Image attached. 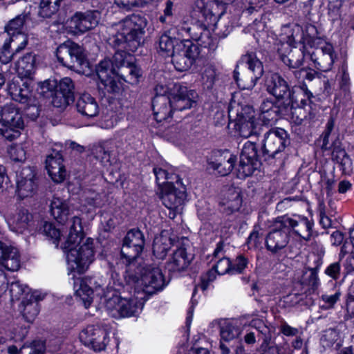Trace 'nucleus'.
I'll use <instances>...</instances> for the list:
<instances>
[{
    "label": "nucleus",
    "mask_w": 354,
    "mask_h": 354,
    "mask_svg": "<svg viewBox=\"0 0 354 354\" xmlns=\"http://www.w3.org/2000/svg\"><path fill=\"white\" fill-rule=\"evenodd\" d=\"M307 54L315 67L323 72L331 70L336 58L333 46L326 41L308 48Z\"/></svg>",
    "instance_id": "nucleus-16"
},
{
    "label": "nucleus",
    "mask_w": 354,
    "mask_h": 354,
    "mask_svg": "<svg viewBox=\"0 0 354 354\" xmlns=\"http://www.w3.org/2000/svg\"><path fill=\"white\" fill-rule=\"evenodd\" d=\"M19 308L23 316L28 322H32L39 312V303L30 301L28 297L23 299Z\"/></svg>",
    "instance_id": "nucleus-49"
},
{
    "label": "nucleus",
    "mask_w": 354,
    "mask_h": 354,
    "mask_svg": "<svg viewBox=\"0 0 354 354\" xmlns=\"http://www.w3.org/2000/svg\"><path fill=\"white\" fill-rule=\"evenodd\" d=\"M230 197L219 203L220 211L226 214H231L239 210L241 205V198L238 192L231 191Z\"/></svg>",
    "instance_id": "nucleus-45"
},
{
    "label": "nucleus",
    "mask_w": 354,
    "mask_h": 354,
    "mask_svg": "<svg viewBox=\"0 0 354 354\" xmlns=\"http://www.w3.org/2000/svg\"><path fill=\"white\" fill-rule=\"evenodd\" d=\"M284 77L288 79L290 84L296 83H305V80L312 81L315 79L316 73L310 68H301L299 70H288L283 73Z\"/></svg>",
    "instance_id": "nucleus-42"
},
{
    "label": "nucleus",
    "mask_w": 354,
    "mask_h": 354,
    "mask_svg": "<svg viewBox=\"0 0 354 354\" xmlns=\"http://www.w3.org/2000/svg\"><path fill=\"white\" fill-rule=\"evenodd\" d=\"M0 263L8 270H18L21 263L18 249L0 241Z\"/></svg>",
    "instance_id": "nucleus-30"
},
{
    "label": "nucleus",
    "mask_w": 354,
    "mask_h": 354,
    "mask_svg": "<svg viewBox=\"0 0 354 354\" xmlns=\"http://www.w3.org/2000/svg\"><path fill=\"white\" fill-rule=\"evenodd\" d=\"M279 218L289 234L293 232L305 241L310 240L312 236L313 223L307 217L295 216L293 218H290L283 216Z\"/></svg>",
    "instance_id": "nucleus-22"
},
{
    "label": "nucleus",
    "mask_w": 354,
    "mask_h": 354,
    "mask_svg": "<svg viewBox=\"0 0 354 354\" xmlns=\"http://www.w3.org/2000/svg\"><path fill=\"white\" fill-rule=\"evenodd\" d=\"M84 198L87 205L95 208L100 207L104 204L105 194L89 190L85 192Z\"/></svg>",
    "instance_id": "nucleus-53"
},
{
    "label": "nucleus",
    "mask_w": 354,
    "mask_h": 354,
    "mask_svg": "<svg viewBox=\"0 0 354 354\" xmlns=\"http://www.w3.org/2000/svg\"><path fill=\"white\" fill-rule=\"evenodd\" d=\"M161 192L162 203L169 209L168 215L174 218L177 215V192L174 183H167Z\"/></svg>",
    "instance_id": "nucleus-37"
},
{
    "label": "nucleus",
    "mask_w": 354,
    "mask_h": 354,
    "mask_svg": "<svg viewBox=\"0 0 354 354\" xmlns=\"http://www.w3.org/2000/svg\"><path fill=\"white\" fill-rule=\"evenodd\" d=\"M24 122L19 109L14 104H6L0 111V134L13 140L21 134Z\"/></svg>",
    "instance_id": "nucleus-9"
},
{
    "label": "nucleus",
    "mask_w": 354,
    "mask_h": 354,
    "mask_svg": "<svg viewBox=\"0 0 354 354\" xmlns=\"http://www.w3.org/2000/svg\"><path fill=\"white\" fill-rule=\"evenodd\" d=\"M63 0H41L38 15L42 18H50L55 15Z\"/></svg>",
    "instance_id": "nucleus-48"
},
{
    "label": "nucleus",
    "mask_w": 354,
    "mask_h": 354,
    "mask_svg": "<svg viewBox=\"0 0 354 354\" xmlns=\"http://www.w3.org/2000/svg\"><path fill=\"white\" fill-rule=\"evenodd\" d=\"M95 157L104 165L106 166L110 162V153L104 147L99 146L94 150Z\"/></svg>",
    "instance_id": "nucleus-62"
},
{
    "label": "nucleus",
    "mask_w": 354,
    "mask_h": 354,
    "mask_svg": "<svg viewBox=\"0 0 354 354\" xmlns=\"http://www.w3.org/2000/svg\"><path fill=\"white\" fill-rule=\"evenodd\" d=\"M111 328V324L106 322L88 326L80 332V339L95 351H103L109 342Z\"/></svg>",
    "instance_id": "nucleus-10"
},
{
    "label": "nucleus",
    "mask_w": 354,
    "mask_h": 354,
    "mask_svg": "<svg viewBox=\"0 0 354 354\" xmlns=\"http://www.w3.org/2000/svg\"><path fill=\"white\" fill-rule=\"evenodd\" d=\"M315 268H304L299 274L297 277L298 283L302 286L305 293H314L319 286V279L317 275L318 270L322 264V259L319 257H315Z\"/></svg>",
    "instance_id": "nucleus-26"
},
{
    "label": "nucleus",
    "mask_w": 354,
    "mask_h": 354,
    "mask_svg": "<svg viewBox=\"0 0 354 354\" xmlns=\"http://www.w3.org/2000/svg\"><path fill=\"white\" fill-rule=\"evenodd\" d=\"M320 342L325 348H329L335 346V348L337 350L342 346L339 331L332 328L324 331V334L320 339Z\"/></svg>",
    "instance_id": "nucleus-46"
},
{
    "label": "nucleus",
    "mask_w": 354,
    "mask_h": 354,
    "mask_svg": "<svg viewBox=\"0 0 354 354\" xmlns=\"http://www.w3.org/2000/svg\"><path fill=\"white\" fill-rule=\"evenodd\" d=\"M289 145L290 138L286 131L281 128L270 129L263 136L262 155L265 159L276 158Z\"/></svg>",
    "instance_id": "nucleus-11"
},
{
    "label": "nucleus",
    "mask_w": 354,
    "mask_h": 354,
    "mask_svg": "<svg viewBox=\"0 0 354 354\" xmlns=\"http://www.w3.org/2000/svg\"><path fill=\"white\" fill-rule=\"evenodd\" d=\"M123 286L122 282L114 283L112 287L114 292L105 303L108 314L115 319L136 316L142 312L144 306V297L140 295L130 298L118 295L116 292Z\"/></svg>",
    "instance_id": "nucleus-4"
},
{
    "label": "nucleus",
    "mask_w": 354,
    "mask_h": 354,
    "mask_svg": "<svg viewBox=\"0 0 354 354\" xmlns=\"http://www.w3.org/2000/svg\"><path fill=\"white\" fill-rule=\"evenodd\" d=\"M250 326L255 328L262 335V344L261 345V348L263 351L267 350V348L269 346V342L270 338L269 336L266 335L267 332L268 331L267 327L264 325L263 322L259 319H253L249 324Z\"/></svg>",
    "instance_id": "nucleus-52"
},
{
    "label": "nucleus",
    "mask_w": 354,
    "mask_h": 354,
    "mask_svg": "<svg viewBox=\"0 0 354 354\" xmlns=\"http://www.w3.org/2000/svg\"><path fill=\"white\" fill-rule=\"evenodd\" d=\"M68 234L62 245L66 254L68 268L78 273H83L95 260L93 240L87 238L84 241L82 219L75 216L68 223Z\"/></svg>",
    "instance_id": "nucleus-2"
},
{
    "label": "nucleus",
    "mask_w": 354,
    "mask_h": 354,
    "mask_svg": "<svg viewBox=\"0 0 354 354\" xmlns=\"http://www.w3.org/2000/svg\"><path fill=\"white\" fill-rule=\"evenodd\" d=\"M178 272L185 270L194 259V254L189 252L190 241L185 237L178 239Z\"/></svg>",
    "instance_id": "nucleus-39"
},
{
    "label": "nucleus",
    "mask_w": 354,
    "mask_h": 354,
    "mask_svg": "<svg viewBox=\"0 0 354 354\" xmlns=\"http://www.w3.org/2000/svg\"><path fill=\"white\" fill-rule=\"evenodd\" d=\"M9 291L12 300H17L19 299L23 295H26V297H28L29 288L26 285L17 281L10 283Z\"/></svg>",
    "instance_id": "nucleus-55"
},
{
    "label": "nucleus",
    "mask_w": 354,
    "mask_h": 354,
    "mask_svg": "<svg viewBox=\"0 0 354 354\" xmlns=\"http://www.w3.org/2000/svg\"><path fill=\"white\" fill-rule=\"evenodd\" d=\"M93 279L78 278L74 282V290L77 297L84 304L86 308H88L93 302V290L91 287Z\"/></svg>",
    "instance_id": "nucleus-36"
},
{
    "label": "nucleus",
    "mask_w": 354,
    "mask_h": 354,
    "mask_svg": "<svg viewBox=\"0 0 354 354\" xmlns=\"http://www.w3.org/2000/svg\"><path fill=\"white\" fill-rule=\"evenodd\" d=\"M291 35H288L290 45L300 44L302 48L307 46L309 48L326 41L322 38V32L314 24H308L303 29L300 26L295 25L292 28Z\"/></svg>",
    "instance_id": "nucleus-14"
},
{
    "label": "nucleus",
    "mask_w": 354,
    "mask_h": 354,
    "mask_svg": "<svg viewBox=\"0 0 354 354\" xmlns=\"http://www.w3.org/2000/svg\"><path fill=\"white\" fill-rule=\"evenodd\" d=\"M39 232L47 237L53 239L55 243L59 240L61 236L66 239L68 232L66 229L63 227L62 230L57 229L51 223L44 221L42 225L39 228Z\"/></svg>",
    "instance_id": "nucleus-50"
},
{
    "label": "nucleus",
    "mask_w": 354,
    "mask_h": 354,
    "mask_svg": "<svg viewBox=\"0 0 354 354\" xmlns=\"http://www.w3.org/2000/svg\"><path fill=\"white\" fill-rule=\"evenodd\" d=\"M146 26L144 17L131 15L107 28L108 43L118 49L113 61L104 59L96 68L100 80L98 86L104 93L115 94L120 91L122 83L119 76L131 84L139 82L141 70L134 64L135 58L131 53L135 52L142 44Z\"/></svg>",
    "instance_id": "nucleus-1"
},
{
    "label": "nucleus",
    "mask_w": 354,
    "mask_h": 354,
    "mask_svg": "<svg viewBox=\"0 0 354 354\" xmlns=\"http://www.w3.org/2000/svg\"><path fill=\"white\" fill-rule=\"evenodd\" d=\"M37 183L35 173L30 167H24L17 179V194L21 198L32 196L36 192Z\"/></svg>",
    "instance_id": "nucleus-27"
},
{
    "label": "nucleus",
    "mask_w": 354,
    "mask_h": 354,
    "mask_svg": "<svg viewBox=\"0 0 354 354\" xmlns=\"http://www.w3.org/2000/svg\"><path fill=\"white\" fill-rule=\"evenodd\" d=\"M100 19V13L97 10L77 12L68 21V26L74 34L84 33L95 28Z\"/></svg>",
    "instance_id": "nucleus-19"
},
{
    "label": "nucleus",
    "mask_w": 354,
    "mask_h": 354,
    "mask_svg": "<svg viewBox=\"0 0 354 354\" xmlns=\"http://www.w3.org/2000/svg\"><path fill=\"white\" fill-rule=\"evenodd\" d=\"M74 85L73 81L69 77L62 78L57 84L55 93H61L62 95L73 98Z\"/></svg>",
    "instance_id": "nucleus-57"
},
{
    "label": "nucleus",
    "mask_w": 354,
    "mask_h": 354,
    "mask_svg": "<svg viewBox=\"0 0 354 354\" xmlns=\"http://www.w3.org/2000/svg\"><path fill=\"white\" fill-rule=\"evenodd\" d=\"M288 42V46H291ZM294 47L290 48L287 55L281 54V59L283 64L288 67L287 70L296 69L300 67L304 62V58L308 56L307 50L308 48L302 47L297 48L296 44L292 45Z\"/></svg>",
    "instance_id": "nucleus-35"
},
{
    "label": "nucleus",
    "mask_w": 354,
    "mask_h": 354,
    "mask_svg": "<svg viewBox=\"0 0 354 354\" xmlns=\"http://www.w3.org/2000/svg\"><path fill=\"white\" fill-rule=\"evenodd\" d=\"M240 333V328L236 324L232 322H225L220 326V341L229 342L239 337Z\"/></svg>",
    "instance_id": "nucleus-47"
},
{
    "label": "nucleus",
    "mask_w": 354,
    "mask_h": 354,
    "mask_svg": "<svg viewBox=\"0 0 354 354\" xmlns=\"http://www.w3.org/2000/svg\"><path fill=\"white\" fill-rule=\"evenodd\" d=\"M8 90L13 100L26 104L25 112L28 118L32 120L37 118L40 112L39 102L32 95V88L28 82L13 80L8 84Z\"/></svg>",
    "instance_id": "nucleus-8"
},
{
    "label": "nucleus",
    "mask_w": 354,
    "mask_h": 354,
    "mask_svg": "<svg viewBox=\"0 0 354 354\" xmlns=\"http://www.w3.org/2000/svg\"><path fill=\"white\" fill-rule=\"evenodd\" d=\"M286 114L283 118L290 120L295 125H307L314 120L316 111L313 106L298 105L285 102Z\"/></svg>",
    "instance_id": "nucleus-23"
},
{
    "label": "nucleus",
    "mask_w": 354,
    "mask_h": 354,
    "mask_svg": "<svg viewBox=\"0 0 354 354\" xmlns=\"http://www.w3.org/2000/svg\"><path fill=\"white\" fill-rule=\"evenodd\" d=\"M176 44V29H171L161 35L159 39V48L162 55L168 57L174 55Z\"/></svg>",
    "instance_id": "nucleus-41"
},
{
    "label": "nucleus",
    "mask_w": 354,
    "mask_h": 354,
    "mask_svg": "<svg viewBox=\"0 0 354 354\" xmlns=\"http://www.w3.org/2000/svg\"><path fill=\"white\" fill-rule=\"evenodd\" d=\"M263 66L254 53L243 55L234 71V79L241 89L250 90L263 74Z\"/></svg>",
    "instance_id": "nucleus-6"
},
{
    "label": "nucleus",
    "mask_w": 354,
    "mask_h": 354,
    "mask_svg": "<svg viewBox=\"0 0 354 354\" xmlns=\"http://www.w3.org/2000/svg\"><path fill=\"white\" fill-rule=\"evenodd\" d=\"M340 293L336 292L333 295H322L321 297V301L323 302L320 305V308L323 310H328L333 308L335 304L339 300Z\"/></svg>",
    "instance_id": "nucleus-60"
},
{
    "label": "nucleus",
    "mask_w": 354,
    "mask_h": 354,
    "mask_svg": "<svg viewBox=\"0 0 354 354\" xmlns=\"http://www.w3.org/2000/svg\"><path fill=\"white\" fill-rule=\"evenodd\" d=\"M8 153L10 158L16 162H23L26 158L25 149L21 145H11L8 149Z\"/></svg>",
    "instance_id": "nucleus-58"
},
{
    "label": "nucleus",
    "mask_w": 354,
    "mask_h": 354,
    "mask_svg": "<svg viewBox=\"0 0 354 354\" xmlns=\"http://www.w3.org/2000/svg\"><path fill=\"white\" fill-rule=\"evenodd\" d=\"M285 102L277 100L274 102L272 100L266 99L261 102L259 111V118L266 125L275 123L280 118H283L286 113Z\"/></svg>",
    "instance_id": "nucleus-24"
},
{
    "label": "nucleus",
    "mask_w": 354,
    "mask_h": 354,
    "mask_svg": "<svg viewBox=\"0 0 354 354\" xmlns=\"http://www.w3.org/2000/svg\"><path fill=\"white\" fill-rule=\"evenodd\" d=\"M75 106L82 116L91 118L97 116L100 109L96 100L88 93H83L76 100Z\"/></svg>",
    "instance_id": "nucleus-32"
},
{
    "label": "nucleus",
    "mask_w": 354,
    "mask_h": 354,
    "mask_svg": "<svg viewBox=\"0 0 354 354\" xmlns=\"http://www.w3.org/2000/svg\"><path fill=\"white\" fill-rule=\"evenodd\" d=\"M152 109L156 121L161 122L172 116L174 109L169 97L157 95L152 100Z\"/></svg>",
    "instance_id": "nucleus-31"
},
{
    "label": "nucleus",
    "mask_w": 354,
    "mask_h": 354,
    "mask_svg": "<svg viewBox=\"0 0 354 354\" xmlns=\"http://www.w3.org/2000/svg\"><path fill=\"white\" fill-rule=\"evenodd\" d=\"M32 216L25 209H19L15 214L10 216L6 221L11 231L23 234L28 230Z\"/></svg>",
    "instance_id": "nucleus-33"
},
{
    "label": "nucleus",
    "mask_w": 354,
    "mask_h": 354,
    "mask_svg": "<svg viewBox=\"0 0 354 354\" xmlns=\"http://www.w3.org/2000/svg\"><path fill=\"white\" fill-rule=\"evenodd\" d=\"M199 55V48L191 39L178 43V71L189 70Z\"/></svg>",
    "instance_id": "nucleus-25"
},
{
    "label": "nucleus",
    "mask_w": 354,
    "mask_h": 354,
    "mask_svg": "<svg viewBox=\"0 0 354 354\" xmlns=\"http://www.w3.org/2000/svg\"><path fill=\"white\" fill-rule=\"evenodd\" d=\"M212 255L215 259H218L216 263L213 266L217 272V274H232V262L230 259L224 257L223 242L220 241L216 244Z\"/></svg>",
    "instance_id": "nucleus-38"
},
{
    "label": "nucleus",
    "mask_w": 354,
    "mask_h": 354,
    "mask_svg": "<svg viewBox=\"0 0 354 354\" xmlns=\"http://www.w3.org/2000/svg\"><path fill=\"white\" fill-rule=\"evenodd\" d=\"M36 68V56L27 53L20 58L16 64L17 72L21 77H29Z\"/></svg>",
    "instance_id": "nucleus-40"
},
{
    "label": "nucleus",
    "mask_w": 354,
    "mask_h": 354,
    "mask_svg": "<svg viewBox=\"0 0 354 354\" xmlns=\"http://www.w3.org/2000/svg\"><path fill=\"white\" fill-rule=\"evenodd\" d=\"M228 118L231 122L234 123V127L241 137H258L261 133L262 128L256 124L253 109L250 106L230 104L228 108Z\"/></svg>",
    "instance_id": "nucleus-7"
},
{
    "label": "nucleus",
    "mask_w": 354,
    "mask_h": 354,
    "mask_svg": "<svg viewBox=\"0 0 354 354\" xmlns=\"http://www.w3.org/2000/svg\"><path fill=\"white\" fill-rule=\"evenodd\" d=\"M202 80L207 88H212L216 79V68L212 64H207L202 72Z\"/></svg>",
    "instance_id": "nucleus-54"
},
{
    "label": "nucleus",
    "mask_w": 354,
    "mask_h": 354,
    "mask_svg": "<svg viewBox=\"0 0 354 354\" xmlns=\"http://www.w3.org/2000/svg\"><path fill=\"white\" fill-rule=\"evenodd\" d=\"M281 71L282 75L274 73L266 77L265 82L266 91L269 94L274 96L276 100L286 102L291 95V84L283 75L284 71Z\"/></svg>",
    "instance_id": "nucleus-20"
},
{
    "label": "nucleus",
    "mask_w": 354,
    "mask_h": 354,
    "mask_svg": "<svg viewBox=\"0 0 354 354\" xmlns=\"http://www.w3.org/2000/svg\"><path fill=\"white\" fill-rule=\"evenodd\" d=\"M225 12V8L215 0H196L192 15L204 26H214Z\"/></svg>",
    "instance_id": "nucleus-12"
},
{
    "label": "nucleus",
    "mask_w": 354,
    "mask_h": 354,
    "mask_svg": "<svg viewBox=\"0 0 354 354\" xmlns=\"http://www.w3.org/2000/svg\"><path fill=\"white\" fill-rule=\"evenodd\" d=\"M46 168L49 176L55 183H59L64 180L66 170L63 165L62 157L59 153L47 156Z\"/></svg>",
    "instance_id": "nucleus-29"
},
{
    "label": "nucleus",
    "mask_w": 354,
    "mask_h": 354,
    "mask_svg": "<svg viewBox=\"0 0 354 354\" xmlns=\"http://www.w3.org/2000/svg\"><path fill=\"white\" fill-rule=\"evenodd\" d=\"M60 93H55L52 104L54 106L64 108L66 107L73 98Z\"/></svg>",
    "instance_id": "nucleus-64"
},
{
    "label": "nucleus",
    "mask_w": 354,
    "mask_h": 354,
    "mask_svg": "<svg viewBox=\"0 0 354 354\" xmlns=\"http://www.w3.org/2000/svg\"><path fill=\"white\" fill-rule=\"evenodd\" d=\"M144 245L145 239L140 230L133 229L127 232L121 248L122 260L126 265L124 279L132 281L133 272H136V268H138V265L140 266L143 262L139 255L142 252Z\"/></svg>",
    "instance_id": "nucleus-5"
},
{
    "label": "nucleus",
    "mask_w": 354,
    "mask_h": 354,
    "mask_svg": "<svg viewBox=\"0 0 354 354\" xmlns=\"http://www.w3.org/2000/svg\"><path fill=\"white\" fill-rule=\"evenodd\" d=\"M336 78L339 88L344 93H348L350 88L351 80L348 72V66L346 64H343L339 68Z\"/></svg>",
    "instance_id": "nucleus-51"
},
{
    "label": "nucleus",
    "mask_w": 354,
    "mask_h": 354,
    "mask_svg": "<svg viewBox=\"0 0 354 354\" xmlns=\"http://www.w3.org/2000/svg\"><path fill=\"white\" fill-rule=\"evenodd\" d=\"M30 8H26L22 13L11 19L6 26L10 43L17 50L24 49L28 43L27 36L23 32L24 27L31 19Z\"/></svg>",
    "instance_id": "nucleus-13"
},
{
    "label": "nucleus",
    "mask_w": 354,
    "mask_h": 354,
    "mask_svg": "<svg viewBox=\"0 0 354 354\" xmlns=\"http://www.w3.org/2000/svg\"><path fill=\"white\" fill-rule=\"evenodd\" d=\"M138 266V268H136V272H133L132 281L124 279L127 286L133 288L136 293L144 297L145 293L152 295L163 288L165 281L158 267L146 266L144 262Z\"/></svg>",
    "instance_id": "nucleus-3"
},
{
    "label": "nucleus",
    "mask_w": 354,
    "mask_h": 354,
    "mask_svg": "<svg viewBox=\"0 0 354 354\" xmlns=\"http://www.w3.org/2000/svg\"><path fill=\"white\" fill-rule=\"evenodd\" d=\"M172 244L171 239L166 235L161 234L155 237L153 244L154 255L159 259H164Z\"/></svg>",
    "instance_id": "nucleus-44"
},
{
    "label": "nucleus",
    "mask_w": 354,
    "mask_h": 354,
    "mask_svg": "<svg viewBox=\"0 0 354 354\" xmlns=\"http://www.w3.org/2000/svg\"><path fill=\"white\" fill-rule=\"evenodd\" d=\"M198 94L194 90H188L186 86H178V111L190 109L196 104Z\"/></svg>",
    "instance_id": "nucleus-43"
},
{
    "label": "nucleus",
    "mask_w": 354,
    "mask_h": 354,
    "mask_svg": "<svg viewBox=\"0 0 354 354\" xmlns=\"http://www.w3.org/2000/svg\"><path fill=\"white\" fill-rule=\"evenodd\" d=\"M290 241V234L279 217H277L271 225L270 230L266 238L268 250L277 253L285 248Z\"/></svg>",
    "instance_id": "nucleus-18"
},
{
    "label": "nucleus",
    "mask_w": 354,
    "mask_h": 354,
    "mask_svg": "<svg viewBox=\"0 0 354 354\" xmlns=\"http://www.w3.org/2000/svg\"><path fill=\"white\" fill-rule=\"evenodd\" d=\"M72 212L73 209L67 201L59 197H53L50 203V214L57 223L65 226L68 232H69L68 223L73 218V216L68 220Z\"/></svg>",
    "instance_id": "nucleus-28"
},
{
    "label": "nucleus",
    "mask_w": 354,
    "mask_h": 354,
    "mask_svg": "<svg viewBox=\"0 0 354 354\" xmlns=\"http://www.w3.org/2000/svg\"><path fill=\"white\" fill-rule=\"evenodd\" d=\"M259 165V154L254 141H247L243 146L237 166V176L245 178L251 176Z\"/></svg>",
    "instance_id": "nucleus-17"
},
{
    "label": "nucleus",
    "mask_w": 354,
    "mask_h": 354,
    "mask_svg": "<svg viewBox=\"0 0 354 354\" xmlns=\"http://www.w3.org/2000/svg\"><path fill=\"white\" fill-rule=\"evenodd\" d=\"M217 272L216 269L212 267V269L208 270L204 275L201 277V288L203 290H205L208 288L210 283L214 281L216 278Z\"/></svg>",
    "instance_id": "nucleus-61"
},
{
    "label": "nucleus",
    "mask_w": 354,
    "mask_h": 354,
    "mask_svg": "<svg viewBox=\"0 0 354 354\" xmlns=\"http://www.w3.org/2000/svg\"><path fill=\"white\" fill-rule=\"evenodd\" d=\"M293 84L290 98L286 102H290V104H293L313 106L312 98H314V95L308 88L307 85L305 83L300 84L295 83Z\"/></svg>",
    "instance_id": "nucleus-34"
},
{
    "label": "nucleus",
    "mask_w": 354,
    "mask_h": 354,
    "mask_svg": "<svg viewBox=\"0 0 354 354\" xmlns=\"http://www.w3.org/2000/svg\"><path fill=\"white\" fill-rule=\"evenodd\" d=\"M236 158L229 150L213 151L207 160L208 168L221 176L228 175L233 169Z\"/></svg>",
    "instance_id": "nucleus-21"
},
{
    "label": "nucleus",
    "mask_w": 354,
    "mask_h": 354,
    "mask_svg": "<svg viewBox=\"0 0 354 354\" xmlns=\"http://www.w3.org/2000/svg\"><path fill=\"white\" fill-rule=\"evenodd\" d=\"M44 345L40 342H34L30 345H24L19 354H44Z\"/></svg>",
    "instance_id": "nucleus-59"
},
{
    "label": "nucleus",
    "mask_w": 354,
    "mask_h": 354,
    "mask_svg": "<svg viewBox=\"0 0 354 354\" xmlns=\"http://www.w3.org/2000/svg\"><path fill=\"white\" fill-rule=\"evenodd\" d=\"M248 264V260L243 256H239L232 263V274L242 273Z\"/></svg>",
    "instance_id": "nucleus-63"
},
{
    "label": "nucleus",
    "mask_w": 354,
    "mask_h": 354,
    "mask_svg": "<svg viewBox=\"0 0 354 354\" xmlns=\"http://www.w3.org/2000/svg\"><path fill=\"white\" fill-rule=\"evenodd\" d=\"M16 48L13 46L12 43H10V39L5 40L2 50L0 52V62L3 64L8 63L15 53L18 52Z\"/></svg>",
    "instance_id": "nucleus-56"
},
{
    "label": "nucleus",
    "mask_w": 354,
    "mask_h": 354,
    "mask_svg": "<svg viewBox=\"0 0 354 354\" xmlns=\"http://www.w3.org/2000/svg\"><path fill=\"white\" fill-rule=\"evenodd\" d=\"M56 57L60 64L68 68H74L86 64V54L83 48L69 41L57 47Z\"/></svg>",
    "instance_id": "nucleus-15"
}]
</instances>
